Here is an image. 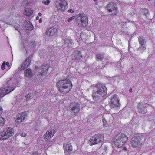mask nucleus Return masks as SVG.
<instances>
[{
  "mask_svg": "<svg viewBox=\"0 0 155 155\" xmlns=\"http://www.w3.org/2000/svg\"><path fill=\"white\" fill-rule=\"evenodd\" d=\"M50 2V0H45L42 1V3L46 5H48Z\"/></svg>",
  "mask_w": 155,
  "mask_h": 155,
  "instance_id": "c756f323",
  "label": "nucleus"
},
{
  "mask_svg": "<svg viewBox=\"0 0 155 155\" xmlns=\"http://www.w3.org/2000/svg\"><path fill=\"white\" fill-rule=\"evenodd\" d=\"M14 132L12 128L8 127L5 129L0 133V140H3L9 138L14 134Z\"/></svg>",
  "mask_w": 155,
  "mask_h": 155,
  "instance_id": "20e7f679",
  "label": "nucleus"
},
{
  "mask_svg": "<svg viewBox=\"0 0 155 155\" xmlns=\"http://www.w3.org/2000/svg\"><path fill=\"white\" fill-rule=\"evenodd\" d=\"M56 131L54 129H51L47 130L46 133L44 135V139L46 142L50 141L48 139L52 137L55 133Z\"/></svg>",
  "mask_w": 155,
  "mask_h": 155,
  "instance_id": "ddd939ff",
  "label": "nucleus"
},
{
  "mask_svg": "<svg viewBox=\"0 0 155 155\" xmlns=\"http://www.w3.org/2000/svg\"><path fill=\"white\" fill-rule=\"evenodd\" d=\"M147 104L139 102L138 105V108L139 112L142 114H145L147 112Z\"/></svg>",
  "mask_w": 155,
  "mask_h": 155,
  "instance_id": "dca6fc26",
  "label": "nucleus"
},
{
  "mask_svg": "<svg viewBox=\"0 0 155 155\" xmlns=\"http://www.w3.org/2000/svg\"><path fill=\"white\" fill-rule=\"evenodd\" d=\"M139 42L140 45H145L146 44V41L143 37H140L138 38Z\"/></svg>",
  "mask_w": 155,
  "mask_h": 155,
  "instance_id": "5701e85b",
  "label": "nucleus"
},
{
  "mask_svg": "<svg viewBox=\"0 0 155 155\" xmlns=\"http://www.w3.org/2000/svg\"><path fill=\"white\" fill-rule=\"evenodd\" d=\"M25 76L27 78H29L32 77L33 73L32 71L30 69H28L25 71L24 73Z\"/></svg>",
  "mask_w": 155,
  "mask_h": 155,
  "instance_id": "aec40b11",
  "label": "nucleus"
},
{
  "mask_svg": "<svg viewBox=\"0 0 155 155\" xmlns=\"http://www.w3.org/2000/svg\"><path fill=\"white\" fill-rule=\"evenodd\" d=\"M14 89V88L10 86L5 87H2L0 89V98H2L6 94L13 91Z\"/></svg>",
  "mask_w": 155,
  "mask_h": 155,
  "instance_id": "6e6552de",
  "label": "nucleus"
},
{
  "mask_svg": "<svg viewBox=\"0 0 155 155\" xmlns=\"http://www.w3.org/2000/svg\"><path fill=\"white\" fill-rule=\"evenodd\" d=\"M80 110V107L78 104L76 105L72 109V110L74 113L75 114H77Z\"/></svg>",
  "mask_w": 155,
  "mask_h": 155,
  "instance_id": "4be33fe9",
  "label": "nucleus"
},
{
  "mask_svg": "<svg viewBox=\"0 0 155 155\" xmlns=\"http://www.w3.org/2000/svg\"><path fill=\"white\" fill-rule=\"evenodd\" d=\"M65 44L68 46H71V45L72 44L71 40L68 39V38H65L64 40Z\"/></svg>",
  "mask_w": 155,
  "mask_h": 155,
  "instance_id": "a878e982",
  "label": "nucleus"
},
{
  "mask_svg": "<svg viewBox=\"0 0 155 155\" xmlns=\"http://www.w3.org/2000/svg\"><path fill=\"white\" fill-rule=\"evenodd\" d=\"M74 12V11L72 9H69L68 11V13H73Z\"/></svg>",
  "mask_w": 155,
  "mask_h": 155,
  "instance_id": "4c0bfd02",
  "label": "nucleus"
},
{
  "mask_svg": "<svg viewBox=\"0 0 155 155\" xmlns=\"http://www.w3.org/2000/svg\"><path fill=\"white\" fill-rule=\"evenodd\" d=\"M142 143V141L140 137L134 136L131 138L130 143L132 147L138 148L140 147Z\"/></svg>",
  "mask_w": 155,
  "mask_h": 155,
  "instance_id": "423d86ee",
  "label": "nucleus"
},
{
  "mask_svg": "<svg viewBox=\"0 0 155 155\" xmlns=\"http://www.w3.org/2000/svg\"><path fill=\"white\" fill-rule=\"evenodd\" d=\"M57 6L59 9L63 11L67 8V3L65 0H60L57 5Z\"/></svg>",
  "mask_w": 155,
  "mask_h": 155,
  "instance_id": "f8f14e48",
  "label": "nucleus"
},
{
  "mask_svg": "<svg viewBox=\"0 0 155 155\" xmlns=\"http://www.w3.org/2000/svg\"><path fill=\"white\" fill-rule=\"evenodd\" d=\"M71 84L69 79L64 78L57 83V87L59 91L64 94L66 93L70 90Z\"/></svg>",
  "mask_w": 155,
  "mask_h": 155,
  "instance_id": "f03ea898",
  "label": "nucleus"
},
{
  "mask_svg": "<svg viewBox=\"0 0 155 155\" xmlns=\"http://www.w3.org/2000/svg\"><path fill=\"white\" fill-rule=\"evenodd\" d=\"M107 9L108 12L115 14L117 13V7L116 5L112 2L110 3L107 5Z\"/></svg>",
  "mask_w": 155,
  "mask_h": 155,
  "instance_id": "9b49d317",
  "label": "nucleus"
},
{
  "mask_svg": "<svg viewBox=\"0 0 155 155\" xmlns=\"http://www.w3.org/2000/svg\"><path fill=\"white\" fill-rule=\"evenodd\" d=\"M128 140V137L125 134L120 133L115 137L113 140L115 147L118 148H120Z\"/></svg>",
  "mask_w": 155,
  "mask_h": 155,
  "instance_id": "7ed1b4c3",
  "label": "nucleus"
},
{
  "mask_svg": "<svg viewBox=\"0 0 155 155\" xmlns=\"http://www.w3.org/2000/svg\"><path fill=\"white\" fill-rule=\"evenodd\" d=\"M36 93L33 92L32 93H28L27 95L25 97L27 100L32 99L34 96L35 95Z\"/></svg>",
  "mask_w": 155,
  "mask_h": 155,
  "instance_id": "b1692460",
  "label": "nucleus"
},
{
  "mask_svg": "<svg viewBox=\"0 0 155 155\" xmlns=\"http://www.w3.org/2000/svg\"><path fill=\"white\" fill-rule=\"evenodd\" d=\"M102 121H103V124L104 126H106L107 124V122L104 118V117H103L102 118Z\"/></svg>",
  "mask_w": 155,
  "mask_h": 155,
  "instance_id": "473e14b6",
  "label": "nucleus"
},
{
  "mask_svg": "<svg viewBox=\"0 0 155 155\" xmlns=\"http://www.w3.org/2000/svg\"><path fill=\"white\" fill-rule=\"evenodd\" d=\"M146 49V47L145 45H140V46L138 48V50L143 52Z\"/></svg>",
  "mask_w": 155,
  "mask_h": 155,
  "instance_id": "393cba45",
  "label": "nucleus"
},
{
  "mask_svg": "<svg viewBox=\"0 0 155 155\" xmlns=\"http://www.w3.org/2000/svg\"><path fill=\"white\" fill-rule=\"evenodd\" d=\"M2 108L0 107V114L2 112Z\"/></svg>",
  "mask_w": 155,
  "mask_h": 155,
  "instance_id": "a19ab883",
  "label": "nucleus"
},
{
  "mask_svg": "<svg viewBox=\"0 0 155 155\" xmlns=\"http://www.w3.org/2000/svg\"><path fill=\"white\" fill-rule=\"evenodd\" d=\"M35 68L36 69H37V68H38V66H35Z\"/></svg>",
  "mask_w": 155,
  "mask_h": 155,
  "instance_id": "de8ad7c7",
  "label": "nucleus"
},
{
  "mask_svg": "<svg viewBox=\"0 0 155 155\" xmlns=\"http://www.w3.org/2000/svg\"><path fill=\"white\" fill-rule=\"evenodd\" d=\"M48 69V67L46 64H45V65L39 68V71L40 72V74L41 75H43L47 71Z\"/></svg>",
  "mask_w": 155,
  "mask_h": 155,
  "instance_id": "6ab92c4d",
  "label": "nucleus"
},
{
  "mask_svg": "<svg viewBox=\"0 0 155 155\" xmlns=\"http://www.w3.org/2000/svg\"><path fill=\"white\" fill-rule=\"evenodd\" d=\"M142 12H143L145 15L146 16L148 13V10L147 9H143L142 10Z\"/></svg>",
  "mask_w": 155,
  "mask_h": 155,
  "instance_id": "2f4dec72",
  "label": "nucleus"
},
{
  "mask_svg": "<svg viewBox=\"0 0 155 155\" xmlns=\"http://www.w3.org/2000/svg\"><path fill=\"white\" fill-rule=\"evenodd\" d=\"M32 155H40V153L36 152H35L32 153Z\"/></svg>",
  "mask_w": 155,
  "mask_h": 155,
  "instance_id": "e433bc0d",
  "label": "nucleus"
},
{
  "mask_svg": "<svg viewBox=\"0 0 155 155\" xmlns=\"http://www.w3.org/2000/svg\"><path fill=\"white\" fill-rule=\"evenodd\" d=\"M110 104L112 108H117L120 104L119 102V100L117 96L114 95L111 98Z\"/></svg>",
  "mask_w": 155,
  "mask_h": 155,
  "instance_id": "1a4fd4ad",
  "label": "nucleus"
},
{
  "mask_svg": "<svg viewBox=\"0 0 155 155\" xmlns=\"http://www.w3.org/2000/svg\"><path fill=\"white\" fill-rule=\"evenodd\" d=\"M5 62L4 61L3 63L1 65V69L2 70H4L5 69Z\"/></svg>",
  "mask_w": 155,
  "mask_h": 155,
  "instance_id": "f704fd0d",
  "label": "nucleus"
},
{
  "mask_svg": "<svg viewBox=\"0 0 155 155\" xmlns=\"http://www.w3.org/2000/svg\"><path fill=\"white\" fill-rule=\"evenodd\" d=\"M31 58L29 57L27 58L24 62L22 64L21 67L19 68V70H24L25 68H27L30 64L31 61Z\"/></svg>",
  "mask_w": 155,
  "mask_h": 155,
  "instance_id": "4468645a",
  "label": "nucleus"
},
{
  "mask_svg": "<svg viewBox=\"0 0 155 155\" xmlns=\"http://www.w3.org/2000/svg\"><path fill=\"white\" fill-rule=\"evenodd\" d=\"M97 0H94V1H96Z\"/></svg>",
  "mask_w": 155,
  "mask_h": 155,
  "instance_id": "8fccbe9b",
  "label": "nucleus"
},
{
  "mask_svg": "<svg viewBox=\"0 0 155 155\" xmlns=\"http://www.w3.org/2000/svg\"><path fill=\"white\" fill-rule=\"evenodd\" d=\"M104 134H97L92 137L89 140V143L91 145L98 144L102 142L104 138Z\"/></svg>",
  "mask_w": 155,
  "mask_h": 155,
  "instance_id": "39448f33",
  "label": "nucleus"
},
{
  "mask_svg": "<svg viewBox=\"0 0 155 155\" xmlns=\"http://www.w3.org/2000/svg\"><path fill=\"white\" fill-rule=\"evenodd\" d=\"M33 28L34 27L32 24L29 22L28 23L27 26L26 27V29L29 30H32L33 29Z\"/></svg>",
  "mask_w": 155,
  "mask_h": 155,
  "instance_id": "bb28decb",
  "label": "nucleus"
},
{
  "mask_svg": "<svg viewBox=\"0 0 155 155\" xmlns=\"http://www.w3.org/2000/svg\"><path fill=\"white\" fill-rule=\"evenodd\" d=\"M5 65H7L8 66H9V63L8 62H5Z\"/></svg>",
  "mask_w": 155,
  "mask_h": 155,
  "instance_id": "79ce46f5",
  "label": "nucleus"
},
{
  "mask_svg": "<svg viewBox=\"0 0 155 155\" xmlns=\"http://www.w3.org/2000/svg\"><path fill=\"white\" fill-rule=\"evenodd\" d=\"M27 118V116L25 112L22 113L21 114L18 115L16 121L18 122H21L25 121Z\"/></svg>",
  "mask_w": 155,
  "mask_h": 155,
  "instance_id": "2eb2a0df",
  "label": "nucleus"
},
{
  "mask_svg": "<svg viewBox=\"0 0 155 155\" xmlns=\"http://www.w3.org/2000/svg\"><path fill=\"white\" fill-rule=\"evenodd\" d=\"M33 11L30 8H27L25 9L24 13L25 15L27 16H30L32 14Z\"/></svg>",
  "mask_w": 155,
  "mask_h": 155,
  "instance_id": "412c9836",
  "label": "nucleus"
},
{
  "mask_svg": "<svg viewBox=\"0 0 155 155\" xmlns=\"http://www.w3.org/2000/svg\"><path fill=\"white\" fill-rule=\"evenodd\" d=\"M42 15V14H41V13H39L38 14V16H41Z\"/></svg>",
  "mask_w": 155,
  "mask_h": 155,
  "instance_id": "c03bdc74",
  "label": "nucleus"
},
{
  "mask_svg": "<svg viewBox=\"0 0 155 155\" xmlns=\"http://www.w3.org/2000/svg\"><path fill=\"white\" fill-rule=\"evenodd\" d=\"M104 58V56L103 55L98 54L96 55V58L98 60H101Z\"/></svg>",
  "mask_w": 155,
  "mask_h": 155,
  "instance_id": "cd10ccee",
  "label": "nucleus"
},
{
  "mask_svg": "<svg viewBox=\"0 0 155 155\" xmlns=\"http://www.w3.org/2000/svg\"><path fill=\"white\" fill-rule=\"evenodd\" d=\"M87 17L85 14H79L78 15L77 18L78 20H80V22L81 24L80 25V26H85L87 23Z\"/></svg>",
  "mask_w": 155,
  "mask_h": 155,
  "instance_id": "0eeeda50",
  "label": "nucleus"
},
{
  "mask_svg": "<svg viewBox=\"0 0 155 155\" xmlns=\"http://www.w3.org/2000/svg\"><path fill=\"white\" fill-rule=\"evenodd\" d=\"M5 121V119L2 117H0V125H2Z\"/></svg>",
  "mask_w": 155,
  "mask_h": 155,
  "instance_id": "c85d7f7f",
  "label": "nucleus"
},
{
  "mask_svg": "<svg viewBox=\"0 0 155 155\" xmlns=\"http://www.w3.org/2000/svg\"><path fill=\"white\" fill-rule=\"evenodd\" d=\"M42 20L41 18H40V19L39 20V23H41L42 22Z\"/></svg>",
  "mask_w": 155,
  "mask_h": 155,
  "instance_id": "37998d69",
  "label": "nucleus"
},
{
  "mask_svg": "<svg viewBox=\"0 0 155 155\" xmlns=\"http://www.w3.org/2000/svg\"><path fill=\"white\" fill-rule=\"evenodd\" d=\"M82 57L81 52L78 50L74 51L72 54V59L74 61H79L82 59Z\"/></svg>",
  "mask_w": 155,
  "mask_h": 155,
  "instance_id": "9d476101",
  "label": "nucleus"
},
{
  "mask_svg": "<svg viewBox=\"0 0 155 155\" xmlns=\"http://www.w3.org/2000/svg\"><path fill=\"white\" fill-rule=\"evenodd\" d=\"M57 31V29L56 28L51 27L46 31V34L48 36H52L55 35Z\"/></svg>",
  "mask_w": 155,
  "mask_h": 155,
  "instance_id": "a211bd4d",
  "label": "nucleus"
},
{
  "mask_svg": "<svg viewBox=\"0 0 155 155\" xmlns=\"http://www.w3.org/2000/svg\"><path fill=\"white\" fill-rule=\"evenodd\" d=\"M63 147L65 153H70L72 150V146L71 144L69 143H64L63 145Z\"/></svg>",
  "mask_w": 155,
  "mask_h": 155,
  "instance_id": "f3484780",
  "label": "nucleus"
},
{
  "mask_svg": "<svg viewBox=\"0 0 155 155\" xmlns=\"http://www.w3.org/2000/svg\"><path fill=\"white\" fill-rule=\"evenodd\" d=\"M21 136H22V137H25L26 136V134H25V133H22L21 134Z\"/></svg>",
  "mask_w": 155,
  "mask_h": 155,
  "instance_id": "58836bf2",
  "label": "nucleus"
},
{
  "mask_svg": "<svg viewBox=\"0 0 155 155\" xmlns=\"http://www.w3.org/2000/svg\"><path fill=\"white\" fill-rule=\"evenodd\" d=\"M123 150H127V148L126 146H125L124 147H123Z\"/></svg>",
  "mask_w": 155,
  "mask_h": 155,
  "instance_id": "ea45409f",
  "label": "nucleus"
},
{
  "mask_svg": "<svg viewBox=\"0 0 155 155\" xmlns=\"http://www.w3.org/2000/svg\"><path fill=\"white\" fill-rule=\"evenodd\" d=\"M36 19L37 20H39V17L38 16H37L36 18Z\"/></svg>",
  "mask_w": 155,
  "mask_h": 155,
  "instance_id": "a18cd8bd",
  "label": "nucleus"
},
{
  "mask_svg": "<svg viewBox=\"0 0 155 155\" xmlns=\"http://www.w3.org/2000/svg\"><path fill=\"white\" fill-rule=\"evenodd\" d=\"M23 117H21V119H23Z\"/></svg>",
  "mask_w": 155,
  "mask_h": 155,
  "instance_id": "09e8293b",
  "label": "nucleus"
},
{
  "mask_svg": "<svg viewBox=\"0 0 155 155\" xmlns=\"http://www.w3.org/2000/svg\"><path fill=\"white\" fill-rule=\"evenodd\" d=\"M129 91L130 92H131L132 91V89L131 88H130V89Z\"/></svg>",
  "mask_w": 155,
  "mask_h": 155,
  "instance_id": "49530a36",
  "label": "nucleus"
},
{
  "mask_svg": "<svg viewBox=\"0 0 155 155\" xmlns=\"http://www.w3.org/2000/svg\"><path fill=\"white\" fill-rule=\"evenodd\" d=\"M107 88L104 84H97L94 87L92 97L94 100H97L101 97L105 96L107 94Z\"/></svg>",
  "mask_w": 155,
  "mask_h": 155,
  "instance_id": "f257e3e1",
  "label": "nucleus"
},
{
  "mask_svg": "<svg viewBox=\"0 0 155 155\" xmlns=\"http://www.w3.org/2000/svg\"><path fill=\"white\" fill-rule=\"evenodd\" d=\"M75 18V16H73L68 18V22H71L72 20L74 19Z\"/></svg>",
  "mask_w": 155,
  "mask_h": 155,
  "instance_id": "72a5a7b5",
  "label": "nucleus"
},
{
  "mask_svg": "<svg viewBox=\"0 0 155 155\" xmlns=\"http://www.w3.org/2000/svg\"><path fill=\"white\" fill-rule=\"evenodd\" d=\"M30 3L28 0H25L23 2V5L25 6L28 5Z\"/></svg>",
  "mask_w": 155,
  "mask_h": 155,
  "instance_id": "7c9ffc66",
  "label": "nucleus"
},
{
  "mask_svg": "<svg viewBox=\"0 0 155 155\" xmlns=\"http://www.w3.org/2000/svg\"><path fill=\"white\" fill-rule=\"evenodd\" d=\"M20 25L19 24H17L16 25H14V27L15 30H18V28L20 27Z\"/></svg>",
  "mask_w": 155,
  "mask_h": 155,
  "instance_id": "c9c22d12",
  "label": "nucleus"
}]
</instances>
